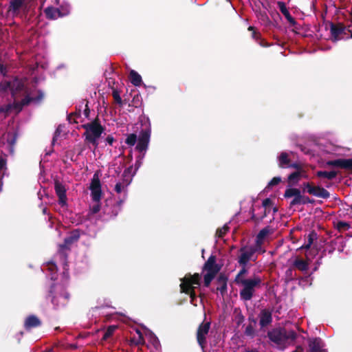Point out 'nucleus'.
Returning <instances> with one entry per match:
<instances>
[{
  "label": "nucleus",
  "mask_w": 352,
  "mask_h": 352,
  "mask_svg": "<svg viewBox=\"0 0 352 352\" xmlns=\"http://www.w3.org/2000/svg\"><path fill=\"white\" fill-rule=\"evenodd\" d=\"M46 298L50 300L54 309H60L68 305L70 294L63 285L52 283Z\"/></svg>",
  "instance_id": "obj_1"
},
{
  "label": "nucleus",
  "mask_w": 352,
  "mask_h": 352,
  "mask_svg": "<svg viewBox=\"0 0 352 352\" xmlns=\"http://www.w3.org/2000/svg\"><path fill=\"white\" fill-rule=\"evenodd\" d=\"M82 128L85 129L82 137L85 138L86 144H91L94 149L98 146V139L101 137L104 131V127L102 126L100 121L97 116L90 122L82 125Z\"/></svg>",
  "instance_id": "obj_2"
},
{
  "label": "nucleus",
  "mask_w": 352,
  "mask_h": 352,
  "mask_svg": "<svg viewBox=\"0 0 352 352\" xmlns=\"http://www.w3.org/2000/svg\"><path fill=\"white\" fill-rule=\"evenodd\" d=\"M267 337L270 342L277 346H285L290 342H294L297 337V333L294 330H287L283 327L273 328L267 331Z\"/></svg>",
  "instance_id": "obj_3"
},
{
  "label": "nucleus",
  "mask_w": 352,
  "mask_h": 352,
  "mask_svg": "<svg viewBox=\"0 0 352 352\" xmlns=\"http://www.w3.org/2000/svg\"><path fill=\"white\" fill-rule=\"evenodd\" d=\"M201 279V275L199 273H195L194 274L188 273L184 278L180 279V292L189 295L190 298V302L193 305H195L194 302L197 299V295L195 290V287H194L193 285H200Z\"/></svg>",
  "instance_id": "obj_4"
},
{
  "label": "nucleus",
  "mask_w": 352,
  "mask_h": 352,
  "mask_svg": "<svg viewBox=\"0 0 352 352\" xmlns=\"http://www.w3.org/2000/svg\"><path fill=\"white\" fill-rule=\"evenodd\" d=\"M261 278L259 276H254L253 278L241 280L236 283V285L242 287L239 292L241 300L243 301L250 300L254 295L256 289L261 287Z\"/></svg>",
  "instance_id": "obj_5"
},
{
  "label": "nucleus",
  "mask_w": 352,
  "mask_h": 352,
  "mask_svg": "<svg viewBox=\"0 0 352 352\" xmlns=\"http://www.w3.org/2000/svg\"><path fill=\"white\" fill-rule=\"evenodd\" d=\"M140 122L142 126H144V128L140 132L135 149L145 155L150 142L151 125L149 118L146 116H143L140 118Z\"/></svg>",
  "instance_id": "obj_6"
},
{
  "label": "nucleus",
  "mask_w": 352,
  "mask_h": 352,
  "mask_svg": "<svg viewBox=\"0 0 352 352\" xmlns=\"http://www.w3.org/2000/svg\"><path fill=\"white\" fill-rule=\"evenodd\" d=\"M221 268V267L217 263L216 256L211 254L205 262L201 269V273L206 272L204 275V285L205 287H208L210 286L212 280L219 272Z\"/></svg>",
  "instance_id": "obj_7"
},
{
  "label": "nucleus",
  "mask_w": 352,
  "mask_h": 352,
  "mask_svg": "<svg viewBox=\"0 0 352 352\" xmlns=\"http://www.w3.org/2000/svg\"><path fill=\"white\" fill-rule=\"evenodd\" d=\"M284 197L286 199L294 197L289 203L290 208L297 205H305L314 202V199L302 195L300 190L296 188H287L284 192Z\"/></svg>",
  "instance_id": "obj_8"
},
{
  "label": "nucleus",
  "mask_w": 352,
  "mask_h": 352,
  "mask_svg": "<svg viewBox=\"0 0 352 352\" xmlns=\"http://www.w3.org/2000/svg\"><path fill=\"white\" fill-rule=\"evenodd\" d=\"M258 250L256 245H244L239 249V256L238 257V263L240 265H247L250 261H255L257 256L254 257V254Z\"/></svg>",
  "instance_id": "obj_9"
},
{
  "label": "nucleus",
  "mask_w": 352,
  "mask_h": 352,
  "mask_svg": "<svg viewBox=\"0 0 352 352\" xmlns=\"http://www.w3.org/2000/svg\"><path fill=\"white\" fill-rule=\"evenodd\" d=\"M305 192L311 195L325 199L330 197V193L328 190L323 187L315 186L311 182H305L302 184V192Z\"/></svg>",
  "instance_id": "obj_10"
},
{
  "label": "nucleus",
  "mask_w": 352,
  "mask_h": 352,
  "mask_svg": "<svg viewBox=\"0 0 352 352\" xmlns=\"http://www.w3.org/2000/svg\"><path fill=\"white\" fill-rule=\"evenodd\" d=\"M210 328V322H203L199 325L197 330V341L203 352H206L205 347L206 344V336L209 333Z\"/></svg>",
  "instance_id": "obj_11"
},
{
  "label": "nucleus",
  "mask_w": 352,
  "mask_h": 352,
  "mask_svg": "<svg viewBox=\"0 0 352 352\" xmlns=\"http://www.w3.org/2000/svg\"><path fill=\"white\" fill-rule=\"evenodd\" d=\"M89 189L92 200L95 202H100L102 197L101 184L97 173H95L91 179Z\"/></svg>",
  "instance_id": "obj_12"
},
{
  "label": "nucleus",
  "mask_w": 352,
  "mask_h": 352,
  "mask_svg": "<svg viewBox=\"0 0 352 352\" xmlns=\"http://www.w3.org/2000/svg\"><path fill=\"white\" fill-rule=\"evenodd\" d=\"M307 342L309 347L307 352H328L327 349L324 348V342L320 338H309Z\"/></svg>",
  "instance_id": "obj_13"
},
{
  "label": "nucleus",
  "mask_w": 352,
  "mask_h": 352,
  "mask_svg": "<svg viewBox=\"0 0 352 352\" xmlns=\"http://www.w3.org/2000/svg\"><path fill=\"white\" fill-rule=\"evenodd\" d=\"M346 30L345 26L342 23L335 24L333 23H331L330 24L331 39L334 42L344 38V35L346 34Z\"/></svg>",
  "instance_id": "obj_14"
},
{
  "label": "nucleus",
  "mask_w": 352,
  "mask_h": 352,
  "mask_svg": "<svg viewBox=\"0 0 352 352\" xmlns=\"http://www.w3.org/2000/svg\"><path fill=\"white\" fill-rule=\"evenodd\" d=\"M80 236V230L76 229L72 230L69 235L65 238L63 243L59 245L60 250H69L71 245L78 241Z\"/></svg>",
  "instance_id": "obj_15"
},
{
  "label": "nucleus",
  "mask_w": 352,
  "mask_h": 352,
  "mask_svg": "<svg viewBox=\"0 0 352 352\" xmlns=\"http://www.w3.org/2000/svg\"><path fill=\"white\" fill-rule=\"evenodd\" d=\"M258 318L261 329H263L269 326L272 324L273 320L272 311L268 309H261L260 314H258Z\"/></svg>",
  "instance_id": "obj_16"
},
{
  "label": "nucleus",
  "mask_w": 352,
  "mask_h": 352,
  "mask_svg": "<svg viewBox=\"0 0 352 352\" xmlns=\"http://www.w3.org/2000/svg\"><path fill=\"white\" fill-rule=\"evenodd\" d=\"M228 277L224 274H220L216 280L218 286L215 289H212V292H219L223 297L228 291Z\"/></svg>",
  "instance_id": "obj_17"
},
{
  "label": "nucleus",
  "mask_w": 352,
  "mask_h": 352,
  "mask_svg": "<svg viewBox=\"0 0 352 352\" xmlns=\"http://www.w3.org/2000/svg\"><path fill=\"white\" fill-rule=\"evenodd\" d=\"M55 192L58 197V203L61 206L67 205L66 189L65 186L58 180L54 182Z\"/></svg>",
  "instance_id": "obj_18"
},
{
  "label": "nucleus",
  "mask_w": 352,
  "mask_h": 352,
  "mask_svg": "<svg viewBox=\"0 0 352 352\" xmlns=\"http://www.w3.org/2000/svg\"><path fill=\"white\" fill-rule=\"evenodd\" d=\"M327 164L330 166L338 167L351 171L352 168V158L329 160L327 162Z\"/></svg>",
  "instance_id": "obj_19"
},
{
  "label": "nucleus",
  "mask_w": 352,
  "mask_h": 352,
  "mask_svg": "<svg viewBox=\"0 0 352 352\" xmlns=\"http://www.w3.org/2000/svg\"><path fill=\"white\" fill-rule=\"evenodd\" d=\"M278 8L280 12L285 16L287 21L292 26H294L296 24V21L294 17L290 14L286 4L283 1H278L277 3Z\"/></svg>",
  "instance_id": "obj_20"
},
{
  "label": "nucleus",
  "mask_w": 352,
  "mask_h": 352,
  "mask_svg": "<svg viewBox=\"0 0 352 352\" xmlns=\"http://www.w3.org/2000/svg\"><path fill=\"white\" fill-rule=\"evenodd\" d=\"M307 260H303L299 257H297L293 262L292 266L299 271L307 272L309 269V254H305Z\"/></svg>",
  "instance_id": "obj_21"
},
{
  "label": "nucleus",
  "mask_w": 352,
  "mask_h": 352,
  "mask_svg": "<svg viewBox=\"0 0 352 352\" xmlns=\"http://www.w3.org/2000/svg\"><path fill=\"white\" fill-rule=\"evenodd\" d=\"M41 321L35 315H30L26 318L24 322V327L26 330L41 326Z\"/></svg>",
  "instance_id": "obj_22"
},
{
  "label": "nucleus",
  "mask_w": 352,
  "mask_h": 352,
  "mask_svg": "<svg viewBox=\"0 0 352 352\" xmlns=\"http://www.w3.org/2000/svg\"><path fill=\"white\" fill-rule=\"evenodd\" d=\"M274 230L269 226L265 227L259 231L256 238V246L261 247L265 238L270 234L273 233Z\"/></svg>",
  "instance_id": "obj_23"
},
{
  "label": "nucleus",
  "mask_w": 352,
  "mask_h": 352,
  "mask_svg": "<svg viewBox=\"0 0 352 352\" xmlns=\"http://www.w3.org/2000/svg\"><path fill=\"white\" fill-rule=\"evenodd\" d=\"M44 12L47 19L50 20H55L59 17L63 16L60 10L58 8L54 7H47L45 9Z\"/></svg>",
  "instance_id": "obj_24"
},
{
  "label": "nucleus",
  "mask_w": 352,
  "mask_h": 352,
  "mask_svg": "<svg viewBox=\"0 0 352 352\" xmlns=\"http://www.w3.org/2000/svg\"><path fill=\"white\" fill-rule=\"evenodd\" d=\"M318 238V234L315 230H312L309 232L307 236V241L305 242L304 245L299 248V250H308L310 249L311 245L314 243V240H316Z\"/></svg>",
  "instance_id": "obj_25"
},
{
  "label": "nucleus",
  "mask_w": 352,
  "mask_h": 352,
  "mask_svg": "<svg viewBox=\"0 0 352 352\" xmlns=\"http://www.w3.org/2000/svg\"><path fill=\"white\" fill-rule=\"evenodd\" d=\"M302 171L297 170L291 173L287 177L289 186H294L298 183L302 176Z\"/></svg>",
  "instance_id": "obj_26"
},
{
  "label": "nucleus",
  "mask_w": 352,
  "mask_h": 352,
  "mask_svg": "<svg viewBox=\"0 0 352 352\" xmlns=\"http://www.w3.org/2000/svg\"><path fill=\"white\" fill-rule=\"evenodd\" d=\"M290 162L289 154L286 152H282L278 157V166L280 168H286L289 166Z\"/></svg>",
  "instance_id": "obj_27"
},
{
  "label": "nucleus",
  "mask_w": 352,
  "mask_h": 352,
  "mask_svg": "<svg viewBox=\"0 0 352 352\" xmlns=\"http://www.w3.org/2000/svg\"><path fill=\"white\" fill-rule=\"evenodd\" d=\"M129 78L131 82L134 86H140L142 82V77L135 70H131L129 73Z\"/></svg>",
  "instance_id": "obj_28"
},
{
  "label": "nucleus",
  "mask_w": 352,
  "mask_h": 352,
  "mask_svg": "<svg viewBox=\"0 0 352 352\" xmlns=\"http://www.w3.org/2000/svg\"><path fill=\"white\" fill-rule=\"evenodd\" d=\"M338 175V173L335 170L331 171H322L319 170L316 172V176L320 178H327L329 180L334 179Z\"/></svg>",
  "instance_id": "obj_29"
},
{
  "label": "nucleus",
  "mask_w": 352,
  "mask_h": 352,
  "mask_svg": "<svg viewBox=\"0 0 352 352\" xmlns=\"http://www.w3.org/2000/svg\"><path fill=\"white\" fill-rule=\"evenodd\" d=\"M242 268L239 270V272L236 275L234 282L236 283H239L241 280H245L248 278H245V275L248 274V269L246 268V265H241Z\"/></svg>",
  "instance_id": "obj_30"
},
{
  "label": "nucleus",
  "mask_w": 352,
  "mask_h": 352,
  "mask_svg": "<svg viewBox=\"0 0 352 352\" xmlns=\"http://www.w3.org/2000/svg\"><path fill=\"white\" fill-rule=\"evenodd\" d=\"M25 0H12L10 1V10L12 12H17L19 9L23 6Z\"/></svg>",
  "instance_id": "obj_31"
},
{
  "label": "nucleus",
  "mask_w": 352,
  "mask_h": 352,
  "mask_svg": "<svg viewBox=\"0 0 352 352\" xmlns=\"http://www.w3.org/2000/svg\"><path fill=\"white\" fill-rule=\"evenodd\" d=\"M130 184V180L126 179L124 182H118L115 186V191L117 193H121L124 189L127 188V186Z\"/></svg>",
  "instance_id": "obj_32"
},
{
  "label": "nucleus",
  "mask_w": 352,
  "mask_h": 352,
  "mask_svg": "<svg viewBox=\"0 0 352 352\" xmlns=\"http://www.w3.org/2000/svg\"><path fill=\"white\" fill-rule=\"evenodd\" d=\"M116 329L117 327L115 325L109 326L102 338V340H107L113 334Z\"/></svg>",
  "instance_id": "obj_33"
},
{
  "label": "nucleus",
  "mask_w": 352,
  "mask_h": 352,
  "mask_svg": "<svg viewBox=\"0 0 352 352\" xmlns=\"http://www.w3.org/2000/svg\"><path fill=\"white\" fill-rule=\"evenodd\" d=\"M145 344V340L144 338V337H138V338H135V337H133V338H131L130 340H129V344L131 346L132 345H134V346H139V345H144Z\"/></svg>",
  "instance_id": "obj_34"
},
{
  "label": "nucleus",
  "mask_w": 352,
  "mask_h": 352,
  "mask_svg": "<svg viewBox=\"0 0 352 352\" xmlns=\"http://www.w3.org/2000/svg\"><path fill=\"white\" fill-rule=\"evenodd\" d=\"M137 135L135 133H130L127 135V137L125 140V143L130 146H133L137 142Z\"/></svg>",
  "instance_id": "obj_35"
},
{
  "label": "nucleus",
  "mask_w": 352,
  "mask_h": 352,
  "mask_svg": "<svg viewBox=\"0 0 352 352\" xmlns=\"http://www.w3.org/2000/svg\"><path fill=\"white\" fill-rule=\"evenodd\" d=\"M254 327L255 325H253L252 324H248L244 331L245 335L253 338L256 335Z\"/></svg>",
  "instance_id": "obj_36"
},
{
  "label": "nucleus",
  "mask_w": 352,
  "mask_h": 352,
  "mask_svg": "<svg viewBox=\"0 0 352 352\" xmlns=\"http://www.w3.org/2000/svg\"><path fill=\"white\" fill-rule=\"evenodd\" d=\"M229 226L227 224H225L222 228H219L217 230L216 236L219 238H223L229 231Z\"/></svg>",
  "instance_id": "obj_37"
},
{
  "label": "nucleus",
  "mask_w": 352,
  "mask_h": 352,
  "mask_svg": "<svg viewBox=\"0 0 352 352\" xmlns=\"http://www.w3.org/2000/svg\"><path fill=\"white\" fill-rule=\"evenodd\" d=\"M269 212H270V210H268L267 208H265L263 215L260 217H257L254 214V210L252 209V214L251 217V219L253 220L256 223H258L267 216V214Z\"/></svg>",
  "instance_id": "obj_38"
},
{
  "label": "nucleus",
  "mask_w": 352,
  "mask_h": 352,
  "mask_svg": "<svg viewBox=\"0 0 352 352\" xmlns=\"http://www.w3.org/2000/svg\"><path fill=\"white\" fill-rule=\"evenodd\" d=\"M132 169H133V167L129 166L124 170V172L122 173V182H124L126 179H127V180L129 179L130 183L131 182L132 177L133 175H131Z\"/></svg>",
  "instance_id": "obj_39"
},
{
  "label": "nucleus",
  "mask_w": 352,
  "mask_h": 352,
  "mask_svg": "<svg viewBox=\"0 0 352 352\" xmlns=\"http://www.w3.org/2000/svg\"><path fill=\"white\" fill-rule=\"evenodd\" d=\"M112 96L114 99V101L118 103L120 106L123 105V102L122 98L120 96V92L116 89H113Z\"/></svg>",
  "instance_id": "obj_40"
},
{
  "label": "nucleus",
  "mask_w": 352,
  "mask_h": 352,
  "mask_svg": "<svg viewBox=\"0 0 352 352\" xmlns=\"http://www.w3.org/2000/svg\"><path fill=\"white\" fill-rule=\"evenodd\" d=\"M32 100H34V98L25 96L23 99H22L20 104H16V107L21 110L23 106L29 104L30 102Z\"/></svg>",
  "instance_id": "obj_41"
},
{
  "label": "nucleus",
  "mask_w": 352,
  "mask_h": 352,
  "mask_svg": "<svg viewBox=\"0 0 352 352\" xmlns=\"http://www.w3.org/2000/svg\"><path fill=\"white\" fill-rule=\"evenodd\" d=\"M248 30L252 32V37L255 40L256 42H257L261 38V33L257 32L254 27L249 26Z\"/></svg>",
  "instance_id": "obj_42"
},
{
  "label": "nucleus",
  "mask_w": 352,
  "mask_h": 352,
  "mask_svg": "<svg viewBox=\"0 0 352 352\" xmlns=\"http://www.w3.org/2000/svg\"><path fill=\"white\" fill-rule=\"evenodd\" d=\"M281 182V178L280 177H274L267 184V188L272 187L274 186L278 185Z\"/></svg>",
  "instance_id": "obj_43"
},
{
  "label": "nucleus",
  "mask_w": 352,
  "mask_h": 352,
  "mask_svg": "<svg viewBox=\"0 0 352 352\" xmlns=\"http://www.w3.org/2000/svg\"><path fill=\"white\" fill-rule=\"evenodd\" d=\"M61 132H62L61 126L59 125L56 128V131L54 132V136H53V138H52V145H54L55 144V142L57 140L58 137L60 135Z\"/></svg>",
  "instance_id": "obj_44"
},
{
  "label": "nucleus",
  "mask_w": 352,
  "mask_h": 352,
  "mask_svg": "<svg viewBox=\"0 0 352 352\" xmlns=\"http://www.w3.org/2000/svg\"><path fill=\"white\" fill-rule=\"evenodd\" d=\"M337 226H338V228L339 230L342 229V230H348L349 228V227H350L349 224L348 223H346V222H344V221H339L338 223Z\"/></svg>",
  "instance_id": "obj_45"
},
{
  "label": "nucleus",
  "mask_w": 352,
  "mask_h": 352,
  "mask_svg": "<svg viewBox=\"0 0 352 352\" xmlns=\"http://www.w3.org/2000/svg\"><path fill=\"white\" fill-rule=\"evenodd\" d=\"M144 155L142 154V156H139L138 160H136L135 162V171H136L142 165V159L144 158ZM135 172H134L133 174H135Z\"/></svg>",
  "instance_id": "obj_46"
},
{
  "label": "nucleus",
  "mask_w": 352,
  "mask_h": 352,
  "mask_svg": "<svg viewBox=\"0 0 352 352\" xmlns=\"http://www.w3.org/2000/svg\"><path fill=\"white\" fill-rule=\"evenodd\" d=\"M256 43L263 47H267L270 46V44L262 37Z\"/></svg>",
  "instance_id": "obj_47"
},
{
  "label": "nucleus",
  "mask_w": 352,
  "mask_h": 352,
  "mask_svg": "<svg viewBox=\"0 0 352 352\" xmlns=\"http://www.w3.org/2000/svg\"><path fill=\"white\" fill-rule=\"evenodd\" d=\"M272 205V201L270 198H266L263 201L262 206L265 208H267L268 207Z\"/></svg>",
  "instance_id": "obj_48"
},
{
  "label": "nucleus",
  "mask_w": 352,
  "mask_h": 352,
  "mask_svg": "<svg viewBox=\"0 0 352 352\" xmlns=\"http://www.w3.org/2000/svg\"><path fill=\"white\" fill-rule=\"evenodd\" d=\"M97 204L94 205L92 208H91V212L92 214H96L98 213L100 210V206L99 204V202H96Z\"/></svg>",
  "instance_id": "obj_49"
},
{
  "label": "nucleus",
  "mask_w": 352,
  "mask_h": 352,
  "mask_svg": "<svg viewBox=\"0 0 352 352\" xmlns=\"http://www.w3.org/2000/svg\"><path fill=\"white\" fill-rule=\"evenodd\" d=\"M133 105L135 107H138L140 105L141 102L139 100V96L137 95L136 96H135L133 99Z\"/></svg>",
  "instance_id": "obj_50"
},
{
  "label": "nucleus",
  "mask_w": 352,
  "mask_h": 352,
  "mask_svg": "<svg viewBox=\"0 0 352 352\" xmlns=\"http://www.w3.org/2000/svg\"><path fill=\"white\" fill-rule=\"evenodd\" d=\"M89 114H90V109L88 106V101H86L85 108L84 109V115L87 118H88L89 116Z\"/></svg>",
  "instance_id": "obj_51"
},
{
  "label": "nucleus",
  "mask_w": 352,
  "mask_h": 352,
  "mask_svg": "<svg viewBox=\"0 0 352 352\" xmlns=\"http://www.w3.org/2000/svg\"><path fill=\"white\" fill-rule=\"evenodd\" d=\"M105 141L107 143H108L109 145H112L113 143L115 142L114 138L111 135H109L106 138Z\"/></svg>",
  "instance_id": "obj_52"
},
{
  "label": "nucleus",
  "mask_w": 352,
  "mask_h": 352,
  "mask_svg": "<svg viewBox=\"0 0 352 352\" xmlns=\"http://www.w3.org/2000/svg\"><path fill=\"white\" fill-rule=\"evenodd\" d=\"M288 167L296 168L298 170H301V166L298 163H291L290 162Z\"/></svg>",
  "instance_id": "obj_53"
},
{
  "label": "nucleus",
  "mask_w": 352,
  "mask_h": 352,
  "mask_svg": "<svg viewBox=\"0 0 352 352\" xmlns=\"http://www.w3.org/2000/svg\"><path fill=\"white\" fill-rule=\"evenodd\" d=\"M0 73L4 76L7 73L6 67L3 64H0Z\"/></svg>",
  "instance_id": "obj_54"
},
{
  "label": "nucleus",
  "mask_w": 352,
  "mask_h": 352,
  "mask_svg": "<svg viewBox=\"0 0 352 352\" xmlns=\"http://www.w3.org/2000/svg\"><path fill=\"white\" fill-rule=\"evenodd\" d=\"M248 321L249 324H252L253 325H256V319L253 316L248 317Z\"/></svg>",
  "instance_id": "obj_55"
},
{
  "label": "nucleus",
  "mask_w": 352,
  "mask_h": 352,
  "mask_svg": "<svg viewBox=\"0 0 352 352\" xmlns=\"http://www.w3.org/2000/svg\"><path fill=\"white\" fill-rule=\"evenodd\" d=\"M43 98V94L41 91H39L38 95L36 98H34V100L38 102V101L41 100Z\"/></svg>",
  "instance_id": "obj_56"
},
{
  "label": "nucleus",
  "mask_w": 352,
  "mask_h": 352,
  "mask_svg": "<svg viewBox=\"0 0 352 352\" xmlns=\"http://www.w3.org/2000/svg\"><path fill=\"white\" fill-rule=\"evenodd\" d=\"M245 320V318L244 316L240 314L239 316H238V321H237V324H241Z\"/></svg>",
  "instance_id": "obj_57"
},
{
  "label": "nucleus",
  "mask_w": 352,
  "mask_h": 352,
  "mask_svg": "<svg viewBox=\"0 0 352 352\" xmlns=\"http://www.w3.org/2000/svg\"><path fill=\"white\" fill-rule=\"evenodd\" d=\"M292 352H304V348L301 345H298Z\"/></svg>",
  "instance_id": "obj_58"
},
{
  "label": "nucleus",
  "mask_w": 352,
  "mask_h": 352,
  "mask_svg": "<svg viewBox=\"0 0 352 352\" xmlns=\"http://www.w3.org/2000/svg\"><path fill=\"white\" fill-rule=\"evenodd\" d=\"M6 164V162L3 159L0 158V170L3 168Z\"/></svg>",
  "instance_id": "obj_59"
},
{
  "label": "nucleus",
  "mask_w": 352,
  "mask_h": 352,
  "mask_svg": "<svg viewBox=\"0 0 352 352\" xmlns=\"http://www.w3.org/2000/svg\"><path fill=\"white\" fill-rule=\"evenodd\" d=\"M74 116H76V117H80V110H79L78 112H75L74 113H73ZM72 116V114L69 115L68 116V120H70V117Z\"/></svg>",
  "instance_id": "obj_60"
},
{
  "label": "nucleus",
  "mask_w": 352,
  "mask_h": 352,
  "mask_svg": "<svg viewBox=\"0 0 352 352\" xmlns=\"http://www.w3.org/2000/svg\"><path fill=\"white\" fill-rule=\"evenodd\" d=\"M292 269L289 268L286 271L287 276H292Z\"/></svg>",
  "instance_id": "obj_61"
},
{
  "label": "nucleus",
  "mask_w": 352,
  "mask_h": 352,
  "mask_svg": "<svg viewBox=\"0 0 352 352\" xmlns=\"http://www.w3.org/2000/svg\"><path fill=\"white\" fill-rule=\"evenodd\" d=\"M135 331H136L137 334L138 335V337H140V336L144 337L142 333L141 332V331L140 329H136Z\"/></svg>",
  "instance_id": "obj_62"
},
{
  "label": "nucleus",
  "mask_w": 352,
  "mask_h": 352,
  "mask_svg": "<svg viewBox=\"0 0 352 352\" xmlns=\"http://www.w3.org/2000/svg\"><path fill=\"white\" fill-rule=\"evenodd\" d=\"M43 212L44 214H45V213L47 212V208H44L43 209Z\"/></svg>",
  "instance_id": "obj_63"
},
{
  "label": "nucleus",
  "mask_w": 352,
  "mask_h": 352,
  "mask_svg": "<svg viewBox=\"0 0 352 352\" xmlns=\"http://www.w3.org/2000/svg\"><path fill=\"white\" fill-rule=\"evenodd\" d=\"M277 210H278L277 208H274V212H277Z\"/></svg>",
  "instance_id": "obj_64"
}]
</instances>
